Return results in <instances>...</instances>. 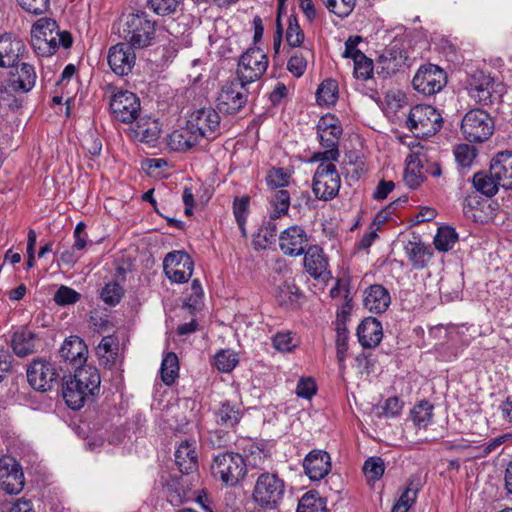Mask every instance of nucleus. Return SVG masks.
<instances>
[{"instance_id":"obj_1","label":"nucleus","mask_w":512,"mask_h":512,"mask_svg":"<svg viewBox=\"0 0 512 512\" xmlns=\"http://www.w3.org/2000/svg\"><path fill=\"white\" fill-rule=\"evenodd\" d=\"M70 32L60 31L55 20L41 18L31 28V45L39 56L53 55L59 46L67 49L72 46Z\"/></svg>"},{"instance_id":"obj_2","label":"nucleus","mask_w":512,"mask_h":512,"mask_svg":"<svg viewBox=\"0 0 512 512\" xmlns=\"http://www.w3.org/2000/svg\"><path fill=\"white\" fill-rule=\"evenodd\" d=\"M211 473L226 486H237L246 476L247 465L241 454L232 451L219 452L213 457Z\"/></svg>"},{"instance_id":"obj_3","label":"nucleus","mask_w":512,"mask_h":512,"mask_svg":"<svg viewBox=\"0 0 512 512\" xmlns=\"http://www.w3.org/2000/svg\"><path fill=\"white\" fill-rule=\"evenodd\" d=\"M286 485L275 473L264 472L256 480L252 497L256 504L269 511H275L283 501Z\"/></svg>"},{"instance_id":"obj_4","label":"nucleus","mask_w":512,"mask_h":512,"mask_svg":"<svg viewBox=\"0 0 512 512\" xmlns=\"http://www.w3.org/2000/svg\"><path fill=\"white\" fill-rule=\"evenodd\" d=\"M406 125L416 137L428 138L440 130L442 117L430 105H416L411 108Z\"/></svg>"},{"instance_id":"obj_5","label":"nucleus","mask_w":512,"mask_h":512,"mask_svg":"<svg viewBox=\"0 0 512 512\" xmlns=\"http://www.w3.org/2000/svg\"><path fill=\"white\" fill-rule=\"evenodd\" d=\"M461 132L464 138L473 143L487 141L494 132V121L483 109L469 110L463 117Z\"/></svg>"},{"instance_id":"obj_6","label":"nucleus","mask_w":512,"mask_h":512,"mask_svg":"<svg viewBox=\"0 0 512 512\" xmlns=\"http://www.w3.org/2000/svg\"><path fill=\"white\" fill-rule=\"evenodd\" d=\"M155 25V21L143 11L130 14L126 21V43L138 49L148 47L155 37Z\"/></svg>"},{"instance_id":"obj_7","label":"nucleus","mask_w":512,"mask_h":512,"mask_svg":"<svg viewBox=\"0 0 512 512\" xmlns=\"http://www.w3.org/2000/svg\"><path fill=\"white\" fill-rule=\"evenodd\" d=\"M247 85L237 77L227 81L218 94L217 110L225 115H234L240 112L247 103Z\"/></svg>"},{"instance_id":"obj_8","label":"nucleus","mask_w":512,"mask_h":512,"mask_svg":"<svg viewBox=\"0 0 512 512\" xmlns=\"http://www.w3.org/2000/svg\"><path fill=\"white\" fill-rule=\"evenodd\" d=\"M341 178L333 163H320L314 173L312 190L322 201L334 199L339 192Z\"/></svg>"},{"instance_id":"obj_9","label":"nucleus","mask_w":512,"mask_h":512,"mask_svg":"<svg viewBox=\"0 0 512 512\" xmlns=\"http://www.w3.org/2000/svg\"><path fill=\"white\" fill-rule=\"evenodd\" d=\"M187 122L200 140L212 141L221 133L219 111L210 106L194 110L188 116Z\"/></svg>"},{"instance_id":"obj_10","label":"nucleus","mask_w":512,"mask_h":512,"mask_svg":"<svg viewBox=\"0 0 512 512\" xmlns=\"http://www.w3.org/2000/svg\"><path fill=\"white\" fill-rule=\"evenodd\" d=\"M268 67L267 55L260 47H250L238 62L237 78L246 84L259 80Z\"/></svg>"},{"instance_id":"obj_11","label":"nucleus","mask_w":512,"mask_h":512,"mask_svg":"<svg viewBox=\"0 0 512 512\" xmlns=\"http://www.w3.org/2000/svg\"><path fill=\"white\" fill-rule=\"evenodd\" d=\"M468 93L480 105L487 106L502 96V85L483 72L473 74L468 82Z\"/></svg>"},{"instance_id":"obj_12","label":"nucleus","mask_w":512,"mask_h":512,"mask_svg":"<svg viewBox=\"0 0 512 512\" xmlns=\"http://www.w3.org/2000/svg\"><path fill=\"white\" fill-rule=\"evenodd\" d=\"M60 374L56 365L41 358L34 359L27 368V380L36 391L46 392L58 384Z\"/></svg>"},{"instance_id":"obj_13","label":"nucleus","mask_w":512,"mask_h":512,"mask_svg":"<svg viewBox=\"0 0 512 512\" xmlns=\"http://www.w3.org/2000/svg\"><path fill=\"white\" fill-rule=\"evenodd\" d=\"M109 106L113 118L125 124L136 121L141 110L140 99L128 90H119L114 93Z\"/></svg>"},{"instance_id":"obj_14","label":"nucleus","mask_w":512,"mask_h":512,"mask_svg":"<svg viewBox=\"0 0 512 512\" xmlns=\"http://www.w3.org/2000/svg\"><path fill=\"white\" fill-rule=\"evenodd\" d=\"M446 84V72L434 64L421 66L412 80L413 88L427 96L440 92Z\"/></svg>"},{"instance_id":"obj_15","label":"nucleus","mask_w":512,"mask_h":512,"mask_svg":"<svg viewBox=\"0 0 512 512\" xmlns=\"http://www.w3.org/2000/svg\"><path fill=\"white\" fill-rule=\"evenodd\" d=\"M406 51L399 43L388 46L376 61V72L384 79L409 67Z\"/></svg>"},{"instance_id":"obj_16","label":"nucleus","mask_w":512,"mask_h":512,"mask_svg":"<svg viewBox=\"0 0 512 512\" xmlns=\"http://www.w3.org/2000/svg\"><path fill=\"white\" fill-rule=\"evenodd\" d=\"M194 263L184 251L169 252L163 261V269L170 280L176 283L187 282L193 273Z\"/></svg>"},{"instance_id":"obj_17","label":"nucleus","mask_w":512,"mask_h":512,"mask_svg":"<svg viewBox=\"0 0 512 512\" xmlns=\"http://www.w3.org/2000/svg\"><path fill=\"white\" fill-rule=\"evenodd\" d=\"M0 483L9 494H18L24 487V474L20 464L12 457L0 459Z\"/></svg>"},{"instance_id":"obj_18","label":"nucleus","mask_w":512,"mask_h":512,"mask_svg":"<svg viewBox=\"0 0 512 512\" xmlns=\"http://www.w3.org/2000/svg\"><path fill=\"white\" fill-rule=\"evenodd\" d=\"M134 48L128 43L122 42L109 49L108 64L115 74L125 76L132 71L136 61Z\"/></svg>"},{"instance_id":"obj_19","label":"nucleus","mask_w":512,"mask_h":512,"mask_svg":"<svg viewBox=\"0 0 512 512\" xmlns=\"http://www.w3.org/2000/svg\"><path fill=\"white\" fill-rule=\"evenodd\" d=\"M343 129L340 121L333 115L322 116L317 124L320 145L325 149H339Z\"/></svg>"},{"instance_id":"obj_20","label":"nucleus","mask_w":512,"mask_h":512,"mask_svg":"<svg viewBox=\"0 0 512 512\" xmlns=\"http://www.w3.org/2000/svg\"><path fill=\"white\" fill-rule=\"evenodd\" d=\"M308 237L305 230L293 225L281 232L279 246L281 251L288 256H299L305 252Z\"/></svg>"},{"instance_id":"obj_21","label":"nucleus","mask_w":512,"mask_h":512,"mask_svg":"<svg viewBox=\"0 0 512 512\" xmlns=\"http://www.w3.org/2000/svg\"><path fill=\"white\" fill-rule=\"evenodd\" d=\"M303 467L312 481L321 480L331 470L330 455L323 450H313L304 458Z\"/></svg>"},{"instance_id":"obj_22","label":"nucleus","mask_w":512,"mask_h":512,"mask_svg":"<svg viewBox=\"0 0 512 512\" xmlns=\"http://www.w3.org/2000/svg\"><path fill=\"white\" fill-rule=\"evenodd\" d=\"M59 354L64 361L81 366L87 360L88 348L79 336H70L61 345Z\"/></svg>"},{"instance_id":"obj_23","label":"nucleus","mask_w":512,"mask_h":512,"mask_svg":"<svg viewBox=\"0 0 512 512\" xmlns=\"http://www.w3.org/2000/svg\"><path fill=\"white\" fill-rule=\"evenodd\" d=\"M357 337L363 348L377 347L383 337L381 322L374 317L365 318L358 325Z\"/></svg>"},{"instance_id":"obj_24","label":"nucleus","mask_w":512,"mask_h":512,"mask_svg":"<svg viewBox=\"0 0 512 512\" xmlns=\"http://www.w3.org/2000/svg\"><path fill=\"white\" fill-rule=\"evenodd\" d=\"M304 266L309 275L315 279L324 278L328 271V260L323 249L318 245L309 246L304 252Z\"/></svg>"},{"instance_id":"obj_25","label":"nucleus","mask_w":512,"mask_h":512,"mask_svg":"<svg viewBox=\"0 0 512 512\" xmlns=\"http://www.w3.org/2000/svg\"><path fill=\"white\" fill-rule=\"evenodd\" d=\"M36 81V72L32 65L22 63L15 68V72H10L7 80L8 86L15 92L30 91Z\"/></svg>"},{"instance_id":"obj_26","label":"nucleus","mask_w":512,"mask_h":512,"mask_svg":"<svg viewBox=\"0 0 512 512\" xmlns=\"http://www.w3.org/2000/svg\"><path fill=\"white\" fill-rule=\"evenodd\" d=\"M491 172L505 189L512 188V152L501 151L491 160Z\"/></svg>"},{"instance_id":"obj_27","label":"nucleus","mask_w":512,"mask_h":512,"mask_svg":"<svg viewBox=\"0 0 512 512\" xmlns=\"http://www.w3.org/2000/svg\"><path fill=\"white\" fill-rule=\"evenodd\" d=\"M24 50L22 40L11 35L0 36V67H13Z\"/></svg>"},{"instance_id":"obj_28","label":"nucleus","mask_w":512,"mask_h":512,"mask_svg":"<svg viewBox=\"0 0 512 512\" xmlns=\"http://www.w3.org/2000/svg\"><path fill=\"white\" fill-rule=\"evenodd\" d=\"M391 302L390 294L380 284L371 285L365 290L364 306L371 312L383 313Z\"/></svg>"},{"instance_id":"obj_29","label":"nucleus","mask_w":512,"mask_h":512,"mask_svg":"<svg viewBox=\"0 0 512 512\" xmlns=\"http://www.w3.org/2000/svg\"><path fill=\"white\" fill-rule=\"evenodd\" d=\"M196 442L194 440L182 441L175 451V462L179 470L184 474H189L197 469V453L195 450Z\"/></svg>"},{"instance_id":"obj_30","label":"nucleus","mask_w":512,"mask_h":512,"mask_svg":"<svg viewBox=\"0 0 512 512\" xmlns=\"http://www.w3.org/2000/svg\"><path fill=\"white\" fill-rule=\"evenodd\" d=\"M37 334L22 328L13 333L11 337V348L18 357H26L36 352Z\"/></svg>"},{"instance_id":"obj_31","label":"nucleus","mask_w":512,"mask_h":512,"mask_svg":"<svg viewBox=\"0 0 512 512\" xmlns=\"http://www.w3.org/2000/svg\"><path fill=\"white\" fill-rule=\"evenodd\" d=\"M62 396L67 406L73 410L83 407L85 401L92 397L87 390H84L80 384L70 377L62 385Z\"/></svg>"},{"instance_id":"obj_32","label":"nucleus","mask_w":512,"mask_h":512,"mask_svg":"<svg viewBox=\"0 0 512 512\" xmlns=\"http://www.w3.org/2000/svg\"><path fill=\"white\" fill-rule=\"evenodd\" d=\"M201 140L198 138L196 133H194L193 129L188 126V122L186 121V126L181 129L174 130L168 136V145L169 147L177 152H185L190 150L199 144Z\"/></svg>"},{"instance_id":"obj_33","label":"nucleus","mask_w":512,"mask_h":512,"mask_svg":"<svg viewBox=\"0 0 512 512\" xmlns=\"http://www.w3.org/2000/svg\"><path fill=\"white\" fill-rule=\"evenodd\" d=\"M75 368V373L72 378L76 380L84 390H87L91 396L98 394L101 383L98 370L93 366L83 364Z\"/></svg>"},{"instance_id":"obj_34","label":"nucleus","mask_w":512,"mask_h":512,"mask_svg":"<svg viewBox=\"0 0 512 512\" xmlns=\"http://www.w3.org/2000/svg\"><path fill=\"white\" fill-rule=\"evenodd\" d=\"M424 161L422 156L411 154L406 160V168L403 175L405 184L411 188H418L425 180Z\"/></svg>"},{"instance_id":"obj_35","label":"nucleus","mask_w":512,"mask_h":512,"mask_svg":"<svg viewBox=\"0 0 512 512\" xmlns=\"http://www.w3.org/2000/svg\"><path fill=\"white\" fill-rule=\"evenodd\" d=\"M242 416L241 404L230 401L222 402L215 412L216 423L226 428H234L240 422Z\"/></svg>"},{"instance_id":"obj_36","label":"nucleus","mask_w":512,"mask_h":512,"mask_svg":"<svg viewBox=\"0 0 512 512\" xmlns=\"http://www.w3.org/2000/svg\"><path fill=\"white\" fill-rule=\"evenodd\" d=\"M405 252L413 268L417 270L425 268L433 255L429 246L422 242L414 241L407 243Z\"/></svg>"},{"instance_id":"obj_37","label":"nucleus","mask_w":512,"mask_h":512,"mask_svg":"<svg viewBox=\"0 0 512 512\" xmlns=\"http://www.w3.org/2000/svg\"><path fill=\"white\" fill-rule=\"evenodd\" d=\"M472 183L476 191L486 197L494 196L498 192L499 186H501V182L494 177L490 167L488 171L475 173L472 177Z\"/></svg>"},{"instance_id":"obj_38","label":"nucleus","mask_w":512,"mask_h":512,"mask_svg":"<svg viewBox=\"0 0 512 512\" xmlns=\"http://www.w3.org/2000/svg\"><path fill=\"white\" fill-rule=\"evenodd\" d=\"M134 137L140 142L151 144L158 140L160 128L155 120L140 119L133 130Z\"/></svg>"},{"instance_id":"obj_39","label":"nucleus","mask_w":512,"mask_h":512,"mask_svg":"<svg viewBox=\"0 0 512 512\" xmlns=\"http://www.w3.org/2000/svg\"><path fill=\"white\" fill-rule=\"evenodd\" d=\"M272 219L287 215L290 207V192L287 189H273L269 197Z\"/></svg>"},{"instance_id":"obj_40","label":"nucleus","mask_w":512,"mask_h":512,"mask_svg":"<svg viewBox=\"0 0 512 512\" xmlns=\"http://www.w3.org/2000/svg\"><path fill=\"white\" fill-rule=\"evenodd\" d=\"M434 406L427 400L417 403L410 411L411 419L418 428H427L433 418Z\"/></svg>"},{"instance_id":"obj_41","label":"nucleus","mask_w":512,"mask_h":512,"mask_svg":"<svg viewBox=\"0 0 512 512\" xmlns=\"http://www.w3.org/2000/svg\"><path fill=\"white\" fill-rule=\"evenodd\" d=\"M160 373L161 379L166 385L170 386L175 382L179 373V361L175 353L169 352L166 354L162 360Z\"/></svg>"},{"instance_id":"obj_42","label":"nucleus","mask_w":512,"mask_h":512,"mask_svg":"<svg viewBox=\"0 0 512 512\" xmlns=\"http://www.w3.org/2000/svg\"><path fill=\"white\" fill-rule=\"evenodd\" d=\"M317 102L320 105H334L338 99V84L334 79L324 80L316 92Z\"/></svg>"},{"instance_id":"obj_43","label":"nucleus","mask_w":512,"mask_h":512,"mask_svg":"<svg viewBox=\"0 0 512 512\" xmlns=\"http://www.w3.org/2000/svg\"><path fill=\"white\" fill-rule=\"evenodd\" d=\"M297 512H327L326 502L317 492L309 491L299 500Z\"/></svg>"},{"instance_id":"obj_44","label":"nucleus","mask_w":512,"mask_h":512,"mask_svg":"<svg viewBox=\"0 0 512 512\" xmlns=\"http://www.w3.org/2000/svg\"><path fill=\"white\" fill-rule=\"evenodd\" d=\"M458 240V234L454 228L450 226H442L438 228L434 238L435 248L442 252L451 250Z\"/></svg>"},{"instance_id":"obj_45","label":"nucleus","mask_w":512,"mask_h":512,"mask_svg":"<svg viewBox=\"0 0 512 512\" xmlns=\"http://www.w3.org/2000/svg\"><path fill=\"white\" fill-rule=\"evenodd\" d=\"M420 490V480L416 476H411L407 480V487L403 490L398 501L396 502L404 509L409 510L417 500Z\"/></svg>"},{"instance_id":"obj_46","label":"nucleus","mask_w":512,"mask_h":512,"mask_svg":"<svg viewBox=\"0 0 512 512\" xmlns=\"http://www.w3.org/2000/svg\"><path fill=\"white\" fill-rule=\"evenodd\" d=\"M286 41L290 47H300L304 41V32L300 28L297 17L290 15L288 18V27L286 30Z\"/></svg>"},{"instance_id":"obj_47","label":"nucleus","mask_w":512,"mask_h":512,"mask_svg":"<svg viewBox=\"0 0 512 512\" xmlns=\"http://www.w3.org/2000/svg\"><path fill=\"white\" fill-rule=\"evenodd\" d=\"M272 342L274 348L281 352H291L299 345V339L290 331L277 333Z\"/></svg>"},{"instance_id":"obj_48","label":"nucleus","mask_w":512,"mask_h":512,"mask_svg":"<svg viewBox=\"0 0 512 512\" xmlns=\"http://www.w3.org/2000/svg\"><path fill=\"white\" fill-rule=\"evenodd\" d=\"M238 363L237 354L230 350H221L215 355L214 365L224 373L231 372Z\"/></svg>"},{"instance_id":"obj_49","label":"nucleus","mask_w":512,"mask_h":512,"mask_svg":"<svg viewBox=\"0 0 512 512\" xmlns=\"http://www.w3.org/2000/svg\"><path fill=\"white\" fill-rule=\"evenodd\" d=\"M385 471V464L381 457H370L363 465V472L368 480L377 481L379 480Z\"/></svg>"},{"instance_id":"obj_50","label":"nucleus","mask_w":512,"mask_h":512,"mask_svg":"<svg viewBox=\"0 0 512 512\" xmlns=\"http://www.w3.org/2000/svg\"><path fill=\"white\" fill-rule=\"evenodd\" d=\"M124 295V289L117 282L107 283L101 290V299L110 306H115Z\"/></svg>"},{"instance_id":"obj_51","label":"nucleus","mask_w":512,"mask_h":512,"mask_svg":"<svg viewBox=\"0 0 512 512\" xmlns=\"http://www.w3.org/2000/svg\"><path fill=\"white\" fill-rule=\"evenodd\" d=\"M276 297L281 306H292L297 303L300 293L295 285L283 284L279 286Z\"/></svg>"},{"instance_id":"obj_52","label":"nucleus","mask_w":512,"mask_h":512,"mask_svg":"<svg viewBox=\"0 0 512 512\" xmlns=\"http://www.w3.org/2000/svg\"><path fill=\"white\" fill-rule=\"evenodd\" d=\"M290 179V174L284 168H272L266 181L268 186L273 189H286Z\"/></svg>"},{"instance_id":"obj_53","label":"nucleus","mask_w":512,"mask_h":512,"mask_svg":"<svg viewBox=\"0 0 512 512\" xmlns=\"http://www.w3.org/2000/svg\"><path fill=\"white\" fill-rule=\"evenodd\" d=\"M249 207V197L236 198L233 202V213L242 235H246L245 223Z\"/></svg>"},{"instance_id":"obj_54","label":"nucleus","mask_w":512,"mask_h":512,"mask_svg":"<svg viewBox=\"0 0 512 512\" xmlns=\"http://www.w3.org/2000/svg\"><path fill=\"white\" fill-rule=\"evenodd\" d=\"M148 6L158 15L175 13L182 4V0H148Z\"/></svg>"},{"instance_id":"obj_55","label":"nucleus","mask_w":512,"mask_h":512,"mask_svg":"<svg viewBox=\"0 0 512 512\" xmlns=\"http://www.w3.org/2000/svg\"><path fill=\"white\" fill-rule=\"evenodd\" d=\"M81 295L68 286H60L54 294L53 300L59 306H66L78 302Z\"/></svg>"},{"instance_id":"obj_56","label":"nucleus","mask_w":512,"mask_h":512,"mask_svg":"<svg viewBox=\"0 0 512 512\" xmlns=\"http://www.w3.org/2000/svg\"><path fill=\"white\" fill-rule=\"evenodd\" d=\"M373 61L364 55V59L354 61V75L358 79L368 80L373 74Z\"/></svg>"},{"instance_id":"obj_57","label":"nucleus","mask_w":512,"mask_h":512,"mask_svg":"<svg viewBox=\"0 0 512 512\" xmlns=\"http://www.w3.org/2000/svg\"><path fill=\"white\" fill-rule=\"evenodd\" d=\"M348 350V332L345 327L337 328L336 356L340 366L343 365Z\"/></svg>"},{"instance_id":"obj_58","label":"nucleus","mask_w":512,"mask_h":512,"mask_svg":"<svg viewBox=\"0 0 512 512\" xmlns=\"http://www.w3.org/2000/svg\"><path fill=\"white\" fill-rule=\"evenodd\" d=\"M317 392V386L313 378L302 377L296 387V395L304 399H311Z\"/></svg>"},{"instance_id":"obj_59","label":"nucleus","mask_w":512,"mask_h":512,"mask_svg":"<svg viewBox=\"0 0 512 512\" xmlns=\"http://www.w3.org/2000/svg\"><path fill=\"white\" fill-rule=\"evenodd\" d=\"M454 154H455L456 161L462 167L470 166L476 157L475 149L470 147L467 144H461V145L457 146Z\"/></svg>"},{"instance_id":"obj_60","label":"nucleus","mask_w":512,"mask_h":512,"mask_svg":"<svg viewBox=\"0 0 512 512\" xmlns=\"http://www.w3.org/2000/svg\"><path fill=\"white\" fill-rule=\"evenodd\" d=\"M19 5L27 12L40 15L49 9L50 0H18Z\"/></svg>"},{"instance_id":"obj_61","label":"nucleus","mask_w":512,"mask_h":512,"mask_svg":"<svg viewBox=\"0 0 512 512\" xmlns=\"http://www.w3.org/2000/svg\"><path fill=\"white\" fill-rule=\"evenodd\" d=\"M306 67V58L297 52L290 57L287 63V69L296 77L302 76L306 70Z\"/></svg>"},{"instance_id":"obj_62","label":"nucleus","mask_w":512,"mask_h":512,"mask_svg":"<svg viewBox=\"0 0 512 512\" xmlns=\"http://www.w3.org/2000/svg\"><path fill=\"white\" fill-rule=\"evenodd\" d=\"M362 40L360 36H350L345 42V51L343 57L352 58L353 61L357 59H364V53L357 49L358 43Z\"/></svg>"},{"instance_id":"obj_63","label":"nucleus","mask_w":512,"mask_h":512,"mask_svg":"<svg viewBox=\"0 0 512 512\" xmlns=\"http://www.w3.org/2000/svg\"><path fill=\"white\" fill-rule=\"evenodd\" d=\"M402 408L403 402L398 397H389L382 406V413L387 418H393L400 415Z\"/></svg>"},{"instance_id":"obj_64","label":"nucleus","mask_w":512,"mask_h":512,"mask_svg":"<svg viewBox=\"0 0 512 512\" xmlns=\"http://www.w3.org/2000/svg\"><path fill=\"white\" fill-rule=\"evenodd\" d=\"M356 0H335V8L331 7L330 12L338 17H347L354 9Z\"/></svg>"}]
</instances>
